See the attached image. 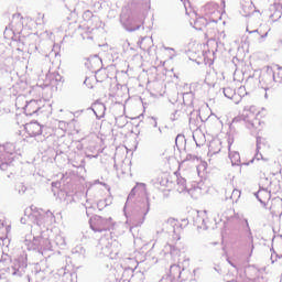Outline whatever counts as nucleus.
Segmentation results:
<instances>
[{"label": "nucleus", "instance_id": "10", "mask_svg": "<svg viewBox=\"0 0 282 282\" xmlns=\"http://www.w3.org/2000/svg\"><path fill=\"white\" fill-rule=\"evenodd\" d=\"M273 80H275V83H282V67L278 68V72L273 73Z\"/></svg>", "mask_w": 282, "mask_h": 282}, {"label": "nucleus", "instance_id": "6", "mask_svg": "<svg viewBox=\"0 0 282 282\" xmlns=\"http://www.w3.org/2000/svg\"><path fill=\"white\" fill-rule=\"evenodd\" d=\"M258 34L261 36V39H265L268 36V33L270 32V26L267 24H261L258 30H256Z\"/></svg>", "mask_w": 282, "mask_h": 282}, {"label": "nucleus", "instance_id": "7", "mask_svg": "<svg viewBox=\"0 0 282 282\" xmlns=\"http://www.w3.org/2000/svg\"><path fill=\"white\" fill-rule=\"evenodd\" d=\"M215 10H217V4L215 3H207L204 7L205 14H214Z\"/></svg>", "mask_w": 282, "mask_h": 282}, {"label": "nucleus", "instance_id": "9", "mask_svg": "<svg viewBox=\"0 0 282 282\" xmlns=\"http://www.w3.org/2000/svg\"><path fill=\"white\" fill-rule=\"evenodd\" d=\"M4 239H8V228L3 224H0V241Z\"/></svg>", "mask_w": 282, "mask_h": 282}, {"label": "nucleus", "instance_id": "4", "mask_svg": "<svg viewBox=\"0 0 282 282\" xmlns=\"http://www.w3.org/2000/svg\"><path fill=\"white\" fill-rule=\"evenodd\" d=\"M10 28H12V30L23 29V15H21V13H15L12 15Z\"/></svg>", "mask_w": 282, "mask_h": 282}, {"label": "nucleus", "instance_id": "1", "mask_svg": "<svg viewBox=\"0 0 282 282\" xmlns=\"http://www.w3.org/2000/svg\"><path fill=\"white\" fill-rule=\"evenodd\" d=\"M45 107V99H32L24 107L25 116H34Z\"/></svg>", "mask_w": 282, "mask_h": 282}, {"label": "nucleus", "instance_id": "5", "mask_svg": "<svg viewBox=\"0 0 282 282\" xmlns=\"http://www.w3.org/2000/svg\"><path fill=\"white\" fill-rule=\"evenodd\" d=\"M257 198L261 204H265V202L270 199V193H268L265 189H260L258 191Z\"/></svg>", "mask_w": 282, "mask_h": 282}, {"label": "nucleus", "instance_id": "2", "mask_svg": "<svg viewBox=\"0 0 282 282\" xmlns=\"http://www.w3.org/2000/svg\"><path fill=\"white\" fill-rule=\"evenodd\" d=\"M24 131L30 138H36L43 134V126L39 121H31L24 126Z\"/></svg>", "mask_w": 282, "mask_h": 282}, {"label": "nucleus", "instance_id": "8", "mask_svg": "<svg viewBox=\"0 0 282 282\" xmlns=\"http://www.w3.org/2000/svg\"><path fill=\"white\" fill-rule=\"evenodd\" d=\"M195 25H197L198 30H202V28H206L208 25V20L205 18H197Z\"/></svg>", "mask_w": 282, "mask_h": 282}, {"label": "nucleus", "instance_id": "12", "mask_svg": "<svg viewBox=\"0 0 282 282\" xmlns=\"http://www.w3.org/2000/svg\"><path fill=\"white\" fill-rule=\"evenodd\" d=\"M257 149H261V139L257 140Z\"/></svg>", "mask_w": 282, "mask_h": 282}, {"label": "nucleus", "instance_id": "11", "mask_svg": "<svg viewBox=\"0 0 282 282\" xmlns=\"http://www.w3.org/2000/svg\"><path fill=\"white\" fill-rule=\"evenodd\" d=\"M239 197H241V191L234 189L231 193V199H239Z\"/></svg>", "mask_w": 282, "mask_h": 282}, {"label": "nucleus", "instance_id": "3", "mask_svg": "<svg viewBox=\"0 0 282 282\" xmlns=\"http://www.w3.org/2000/svg\"><path fill=\"white\" fill-rule=\"evenodd\" d=\"M91 228L95 232H105L107 231V219L102 217L95 218L94 224L91 225Z\"/></svg>", "mask_w": 282, "mask_h": 282}]
</instances>
